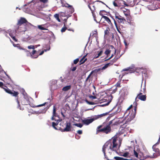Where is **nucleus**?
I'll use <instances>...</instances> for the list:
<instances>
[{
    "label": "nucleus",
    "mask_w": 160,
    "mask_h": 160,
    "mask_svg": "<svg viewBox=\"0 0 160 160\" xmlns=\"http://www.w3.org/2000/svg\"><path fill=\"white\" fill-rule=\"evenodd\" d=\"M112 65V63H110V62L106 64L104 66L102 67L101 68V70H104L107 68L108 66H110Z\"/></svg>",
    "instance_id": "29"
},
{
    "label": "nucleus",
    "mask_w": 160,
    "mask_h": 160,
    "mask_svg": "<svg viewBox=\"0 0 160 160\" xmlns=\"http://www.w3.org/2000/svg\"><path fill=\"white\" fill-rule=\"evenodd\" d=\"M75 126H76L78 127H79V128H82V125L80 123H75Z\"/></svg>",
    "instance_id": "43"
},
{
    "label": "nucleus",
    "mask_w": 160,
    "mask_h": 160,
    "mask_svg": "<svg viewBox=\"0 0 160 160\" xmlns=\"http://www.w3.org/2000/svg\"><path fill=\"white\" fill-rule=\"evenodd\" d=\"M90 9L92 13L93 17L94 18V21H95L97 23L99 22L100 21L98 22L96 19V17L94 12L96 10V7L94 5H92L91 7V8H90Z\"/></svg>",
    "instance_id": "14"
},
{
    "label": "nucleus",
    "mask_w": 160,
    "mask_h": 160,
    "mask_svg": "<svg viewBox=\"0 0 160 160\" xmlns=\"http://www.w3.org/2000/svg\"><path fill=\"white\" fill-rule=\"evenodd\" d=\"M108 112H106L105 113H104L102 114H101L100 115L95 116L94 117V118H93L94 120L97 119L99 118H101L103 116H105L107 115L108 114Z\"/></svg>",
    "instance_id": "17"
},
{
    "label": "nucleus",
    "mask_w": 160,
    "mask_h": 160,
    "mask_svg": "<svg viewBox=\"0 0 160 160\" xmlns=\"http://www.w3.org/2000/svg\"><path fill=\"white\" fill-rule=\"evenodd\" d=\"M77 67H73L71 69L72 71H74L76 70Z\"/></svg>",
    "instance_id": "57"
},
{
    "label": "nucleus",
    "mask_w": 160,
    "mask_h": 160,
    "mask_svg": "<svg viewBox=\"0 0 160 160\" xmlns=\"http://www.w3.org/2000/svg\"><path fill=\"white\" fill-rule=\"evenodd\" d=\"M71 123L70 122L67 121L65 123V127L64 129H63V132H68L70 131L71 128Z\"/></svg>",
    "instance_id": "10"
},
{
    "label": "nucleus",
    "mask_w": 160,
    "mask_h": 160,
    "mask_svg": "<svg viewBox=\"0 0 160 160\" xmlns=\"http://www.w3.org/2000/svg\"><path fill=\"white\" fill-rule=\"evenodd\" d=\"M94 119L93 118H90L89 119H86L82 120V122L84 124L86 125H88L89 124L92 123Z\"/></svg>",
    "instance_id": "16"
},
{
    "label": "nucleus",
    "mask_w": 160,
    "mask_h": 160,
    "mask_svg": "<svg viewBox=\"0 0 160 160\" xmlns=\"http://www.w3.org/2000/svg\"><path fill=\"white\" fill-rule=\"evenodd\" d=\"M102 52L103 51L102 50L100 51H98L97 53L98 54L95 55L94 58H98L99 56H101L102 55Z\"/></svg>",
    "instance_id": "27"
},
{
    "label": "nucleus",
    "mask_w": 160,
    "mask_h": 160,
    "mask_svg": "<svg viewBox=\"0 0 160 160\" xmlns=\"http://www.w3.org/2000/svg\"><path fill=\"white\" fill-rule=\"evenodd\" d=\"M152 1L153 2L152 5H155L156 3V0H153V1Z\"/></svg>",
    "instance_id": "58"
},
{
    "label": "nucleus",
    "mask_w": 160,
    "mask_h": 160,
    "mask_svg": "<svg viewBox=\"0 0 160 160\" xmlns=\"http://www.w3.org/2000/svg\"><path fill=\"white\" fill-rule=\"evenodd\" d=\"M121 80H120L117 82L116 84L115 85V86L116 88H118V87L119 88V87H121V86L120 85L121 84Z\"/></svg>",
    "instance_id": "36"
},
{
    "label": "nucleus",
    "mask_w": 160,
    "mask_h": 160,
    "mask_svg": "<svg viewBox=\"0 0 160 160\" xmlns=\"http://www.w3.org/2000/svg\"><path fill=\"white\" fill-rule=\"evenodd\" d=\"M79 61V58H78L74 60L73 61V63L75 64H77Z\"/></svg>",
    "instance_id": "48"
},
{
    "label": "nucleus",
    "mask_w": 160,
    "mask_h": 160,
    "mask_svg": "<svg viewBox=\"0 0 160 160\" xmlns=\"http://www.w3.org/2000/svg\"><path fill=\"white\" fill-rule=\"evenodd\" d=\"M5 85H3V83L2 82H0V87L1 88H2L4 89V88H6L5 87H4Z\"/></svg>",
    "instance_id": "47"
},
{
    "label": "nucleus",
    "mask_w": 160,
    "mask_h": 160,
    "mask_svg": "<svg viewBox=\"0 0 160 160\" xmlns=\"http://www.w3.org/2000/svg\"><path fill=\"white\" fill-rule=\"evenodd\" d=\"M102 18H103L110 25H112V23L110 19L107 17L106 16H102Z\"/></svg>",
    "instance_id": "19"
},
{
    "label": "nucleus",
    "mask_w": 160,
    "mask_h": 160,
    "mask_svg": "<svg viewBox=\"0 0 160 160\" xmlns=\"http://www.w3.org/2000/svg\"><path fill=\"white\" fill-rule=\"evenodd\" d=\"M114 15L116 22H117L119 23L124 24L126 22L125 18L120 16L118 13L115 12Z\"/></svg>",
    "instance_id": "6"
},
{
    "label": "nucleus",
    "mask_w": 160,
    "mask_h": 160,
    "mask_svg": "<svg viewBox=\"0 0 160 160\" xmlns=\"http://www.w3.org/2000/svg\"><path fill=\"white\" fill-rule=\"evenodd\" d=\"M56 116H54L53 115H52V117L51 120H54L55 121H56L57 120H56L55 118H54V117Z\"/></svg>",
    "instance_id": "56"
},
{
    "label": "nucleus",
    "mask_w": 160,
    "mask_h": 160,
    "mask_svg": "<svg viewBox=\"0 0 160 160\" xmlns=\"http://www.w3.org/2000/svg\"><path fill=\"white\" fill-rule=\"evenodd\" d=\"M137 98H138L141 100L145 101L146 99V95L142 94V93L140 92L137 96L136 98V100Z\"/></svg>",
    "instance_id": "13"
},
{
    "label": "nucleus",
    "mask_w": 160,
    "mask_h": 160,
    "mask_svg": "<svg viewBox=\"0 0 160 160\" xmlns=\"http://www.w3.org/2000/svg\"><path fill=\"white\" fill-rule=\"evenodd\" d=\"M111 121H112V124L111 125V126H115V125H119L120 123H121V122H120V120H118L117 121H115V120L114 119Z\"/></svg>",
    "instance_id": "20"
},
{
    "label": "nucleus",
    "mask_w": 160,
    "mask_h": 160,
    "mask_svg": "<svg viewBox=\"0 0 160 160\" xmlns=\"http://www.w3.org/2000/svg\"><path fill=\"white\" fill-rule=\"evenodd\" d=\"M62 6L63 7H65L69 8L71 10V12H73L74 11V8L72 7V6L68 4V3H66L64 5L62 4Z\"/></svg>",
    "instance_id": "21"
},
{
    "label": "nucleus",
    "mask_w": 160,
    "mask_h": 160,
    "mask_svg": "<svg viewBox=\"0 0 160 160\" xmlns=\"http://www.w3.org/2000/svg\"><path fill=\"white\" fill-rule=\"evenodd\" d=\"M51 105L50 104L47 105V107L45 108L43 110L40 112L41 113H45L47 111Z\"/></svg>",
    "instance_id": "28"
},
{
    "label": "nucleus",
    "mask_w": 160,
    "mask_h": 160,
    "mask_svg": "<svg viewBox=\"0 0 160 160\" xmlns=\"http://www.w3.org/2000/svg\"><path fill=\"white\" fill-rule=\"evenodd\" d=\"M124 42L125 46L127 47L128 46V44L126 41H124Z\"/></svg>",
    "instance_id": "62"
},
{
    "label": "nucleus",
    "mask_w": 160,
    "mask_h": 160,
    "mask_svg": "<svg viewBox=\"0 0 160 160\" xmlns=\"http://www.w3.org/2000/svg\"><path fill=\"white\" fill-rule=\"evenodd\" d=\"M18 31L19 32H24L27 30L26 25L18 26Z\"/></svg>",
    "instance_id": "11"
},
{
    "label": "nucleus",
    "mask_w": 160,
    "mask_h": 160,
    "mask_svg": "<svg viewBox=\"0 0 160 160\" xmlns=\"http://www.w3.org/2000/svg\"><path fill=\"white\" fill-rule=\"evenodd\" d=\"M12 38L13 39V40H14L15 42H17L18 41V39L16 38L14 36H13Z\"/></svg>",
    "instance_id": "54"
},
{
    "label": "nucleus",
    "mask_w": 160,
    "mask_h": 160,
    "mask_svg": "<svg viewBox=\"0 0 160 160\" xmlns=\"http://www.w3.org/2000/svg\"><path fill=\"white\" fill-rule=\"evenodd\" d=\"M4 87H5L6 88H4V90L6 92L11 94L12 96L17 98L16 100L18 104V108H19V109L20 110H22L23 109H21V108H20V104L18 99V95L19 94V92H18L15 91L14 90H11L8 88V87L6 86H5Z\"/></svg>",
    "instance_id": "4"
},
{
    "label": "nucleus",
    "mask_w": 160,
    "mask_h": 160,
    "mask_svg": "<svg viewBox=\"0 0 160 160\" xmlns=\"http://www.w3.org/2000/svg\"><path fill=\"white\" fill-rule=\"evenodd\" d=\"M123 160H132V159H127V158H123Z\"/></svg>",
    "instance_id": "64"
},
{
    "label": "nucleus",
    "mask_w": 160,
    "mask_h": 160,
    "mask_svg": "<svg viewBox=\"0 0 160 160\" xmlns=\"http://www.w3.org/2000/svg\"><path fill=\"white\" fill-rule=\"evenodd\" d=\"M120 2H123L122 0H115L113 2V5L115 7H119L120 5L119 3Z\"/></svg>",
    "instance_id": "24"
},
{
    "label": "nucleus",
    "mask_w": 160,
    "mask_h": 160,
    "mask_svg": "<svg viewBox=\"0 0 160 160\" xmlns=\"http://www.w3.org/2000/svg\"><path fill=\"white\" fill-rule=\"evenodd\" d=\"M28 49H32L33 50L35 48V46H34V45H31L30 46H28Z\"/></svg>",
    "instance_id": "45"
},
{
    "label": "nucleus",
    "mask_w": 160,
    "mask_h": 160,
    "mask_svg": "<svg viewBox=\"0 0 160 160\" xmlns=\"http://www.w3.org/2000/svg\"><path fill=\"white\" fill-rule=\"evenodd\" d=\"M109 48L106 49L104 52V53L107 55V57L108 56V55L110 53L112 50L114 51V54H116V50L112 45H109Z\"/></svg>",
    "instance_id": "7"
},
{
    "label": "nucleus",
    "mask_w": 160,
    "mask_h": 160,
    "mask_svg": "<svg viewBox=\"0 0 160 160\" xmlns=\"http://www.w3.org/2000/svg\"><path fill=\"white\" fill-rule=\"evenodd\" d=\"M143 90L144 93H146V88H143Z\"/></svg>",
    "instance_id": "63"
},
{
    "label": "nucleus",
    "mask_w": 160,
    "mask_h": 160,
    "mask_svg": "<svg viewBox=\"0 0 160 160\" xmlns=\"http://www.w3.org/2000/svg\"><path fill=\"white\" fill-rule=\"evenodd\" d=\"M134 156H135L137 158H138L139 159V153H138L135 150H134Z\"/></svg>",
    "instance_id": "35"
},
{
    "label": "nucleus",
    "mask_w": 160,
    "mask_h": 160,
    "mask_svg": "<svg viewBox=\"0 0 160 160\" xmlns=\"http://www.w3.org/2000/svg\"><path fill=\"white\" fill-rule=\"evenodd\" d=\"M156 145L154 144L152 147L153 151L155 152V153H152L154 158L160 155L159 150L158 148L156 147Z\"/></svg>",
    "instance_id": "9"
},
{
    "label": "nucleus",
    "mask_w": 160,
    "mask_h": 160,
    "mask_svg": "<svg viewBox=\"0 0 160 160\" xmlns=\"http://www.w3.org/2000/svg\"><path fill=\"white\" fill-rule=\"evenodd\" d=\"M67 29V28L66 27H65V26L64 27L62 28V29L61 30V32H65L66 30Z\"/></svg>",
    "instance_id": "46"
},
{
    "label": "nucleus",
    "mask_w": 160,
    "mask_h": 160,
    "mask_svg": "<svg viewBox=\"0 0 160 160\" xmlns=\"http://www.w3.org/2000/svg\"><path fill=\"white\" fill-rule=\"evenodd\" d=\"M86 102L87 103H88V104H89V105H94L95 104V103L94 102H89L87 100H86Z\"/></svg>",
    "instance_id": "44"
},
{
    "label": "nucleus",
    "mask_w": 160,
    "mask_h": 160,
    "mask_svg": "<svg viewBox=\"0 0 160 160\" xmlns=\"http://www.w3.org/2000/svg\"><path fill=\"white\" fill-rule=\"evenodd\" d=\"M61 121L59 119L57 120L56 121V122H52V127L56 130H58V129L55 127L56 126H57L59 123V122Z\"/></svg>",
    "instance_id": "18"
},
{
    "label": "nucleus",
    "mask_w": 160,
    "mask_h": 160,
    "mask_svg": "<svg viewBox=\"0 0 160 160\" xmlns=\"http://www.w3.org/2000/svg\"><path fill=\"white\" fill-rule=\"evenodd\" d=\"M30 102L29 100V98L27 97H24L21 100V104L22 105H30Z\"/></svg>",
    "instance_id": "12"
},
{
    "label": "nucleus",
    "mask_w": 160,
    "mask_h": 160,
    "mask_svg": "<svg viewBox=\"0 0 160 160\" xmlns=\"http://www.w3.org/2000/svg\"><path fill=\"white\" fill-rule=\"evenodd\" d=\"M65 127V123H64V122H61L60 124V129L61 131L63 132V129H64Z\"/></svg>",
    "instance_id": "25"
},
{
    "label": "nucleus",
    "mask_w": 160,
    "mask_h": 160,
    "mask_svg": "<svg viewBox=\"0 0 160 160\" xmlns=\"http://www.w3.org/2000/svg\"><path fill=\"white\" fill-rule=\"evenodd\" d=\"M114 56V54H112L111 56L109 58H108V59H107L106 60H105V61H107V60H109L111 58H112Z\"/></svg>",
    "instance_id": "53"
},
{
    "label": "nucleus",
    "mask_w": 160,
    "mask_h": 160,
    "mask_svg": "<svg viewBox=\"0 0 160 160\" xmlns=\"http://www.w3.org/2000/svg\"><path fill=\"white\" fill-rule=\"evenodd\" d=\"M117 60V58L114 57V58L110 62V63H112V65L114 62H116Z\"/></svg>",
    "instance_id": "38"
},
{
    "label": "nucleus",
    "mask_w": 160,
    "mask_h": 160,
    "mask_svg": "<svg viewBox=\"0 0 160 160\" xmlns=\"http://www.w3.org/2000/svg\"><path fill=\"white\" fill-rule=\"evenodd\" d=\"M77 132L79 134H82V130H78L77 131Z\"/></svg>",
    "instance_id": "52"
},
{
    "label": "nucleus",
    "mask_w": 160,
    "mask_h": 160,
    "mask_svg": "<svg viewBox=\"0 0 160 160\" xmlns=\"http://www.w3.org/2000/svg\"><path fill=\"white\" fill-rule=\"evenodd\" d=\"M42 25H38V28H39L40 30H48V29H46V28L42 27Z\"/></svg>",
    "instance_id": "37"
},
{
    "label": "nucleus",
    "mask_w": 160,
    "mask_h": 160,
    "mask_svg": "<svg viewBox=\"0 0 160 160\" xmlns=\"http://www.w3.org/2000/svg\"><path fill=\"white\" fill-rule=\"evenodd\" d=\"M56 108L55 106H53V115L54 116H56Z\"/></svg>",
    "instance_id": "41"
},
{
    "label": "nucleus",
    "mask_w": 160,
    "mask_h": 160,
    "mask_svg": "<svg viewBox=\"0 0 160 160\" xmlns=\"http://www.w3.org/2000/svg\"><path fill=\"white\" fill-rule=\"evenodd\" d=\"M75 137L77 139H79L80 138V137L77 134H76L75 135Z\"/></svg>",
    "instance_id": "55"
},
{
    "label": "nucleus",
    "mask_w": 160,
    "mask_h": 160,
    "mask_svg": "<svg viewBox=\"0 0 160 160\" xmlns=\"http://www.w3.org/2000/svg\"><path fill=\"white\" fill-rule=\"evenodd\" d=\"M100 69L99 68L98 69H95L94 70L92 71V72L90 73V74L88 75V77L86 79H87V80H88L89 78H90V77L91 76L93 72H97L98 71H100Z\"/></svg>",
    "instance_id": "23"
},
{
    "label": "nucleus",
    "mask_w": 160,
    "mask_h": 160,
    "mask_svg": "<svg viewBox=\"0 0 160 160\" xmlns=\"http://www.w3.org/2000/svg\"><path fill=\"white\" fill-rule=\"evenodd\" d=\"M113 158L116 160H123V158L119 157H114Z\"/></svg>",
    "instance_id": "40"
},
{
    "label": "nucleus",
    "mask_w": 160,
    "mask_h": 160,
    "mask_svg": "<svg viewBox=\"0 0 160 160\" xmlns=\"http://www.w3.org/2000/svg\"><path fill=\"white\" fill-rule=\"evenodd\" d=\"M48 103V102H45L42 104H40V105H38L37 106H32V107L33 108H35V107H42V106H44L45 105L47 104Z\"/></svg>",
    "instance_id": "31"
},
{
    "label": "nucleus",
    "mask_w": 160,
    "mask_h": 160,
    "mask_svg": "<svg viewBox=\"0 0 160 160\" xmlns=\"http://www.w3.org/2000/svg\"><path fill=\"white\" fill-rule=\"evenodd\" d=\"M110 29L109 28H107L104 31V34L106 35H108L109 33Z\"/></svg>",
    "instance_id": "33"
},
{
    "label": "nucleus",
    "mask_w": 160,
    "mask_h": 160,
    "mask_svg": "<svg viewBox=\"0 0 160 160\" xmlns=\"http://www.w3.org/2000/svg\"><path fill=\"white\" fill-rule=\"evenodd\" d=\"M154 158L153 155H151L147 150H144L143 152L139 153V159L141 160H143L148 158Z\"/></svg>",
    "instance_id": "5"
},
{
    "label": "nucleus",
    "mask_w": 160,
    "mask_h": 160,
    "mask_svg": "<svg viewBox=\"0 0 160 160\" xmlns=\"http://www.w3.org/2000/svg\"><path fill=\"white\" fill-rule=\"evenodd\" d=\"M89 98L92 99H95L96 98V97L95 96H93L92 95H90L89 96Z\"/></svg>",
    "instance_id": "51"
},
{
    "label": "nucleus",
    "mask_w": 160,
    "mask_h": 160,
    "mask_svg": "<svg viewBox=\"0 0 160 160\" xmlns=\"http://www.w3.org/2000/svg\"><path fill=\"white\" fill-rule=\"evenodd\" d=\"M129 154V153L128 152H126L124 153L123 154H120L121 156H122L125 157H128Z\"/></svg>",
    "instance_id": "34"
},
{
    "label": "nucleus",
    "mask_w": 160,
    "mask_h": 160,
    "mask_svg": "<svg viewBox=\"0 0 160 160\" xmlns=\"http://www.w3.org/2000/svg\"><path fill=\"white\" fill-rule=\"evenodd\" d=\"M121 110V108L118 107L117 109V110L115 112H114L115 114H116L117 113L119 112Z\"/></svg>",
    "instance_id": "49"
},
{
    "label": "nucleus",
    "mask_w": 160,
    "mask_h": 160,
    "mask_svg": "<svg viewBox=\"0 0 160 160\" xmlns=\"http://www.w3.org/2000/svg\"><path fill=\"white\" fill-rule=\"evenodd\" d=\"M110 16L111 17V18H112V19L113 20L114 22V21H116V20H115V19L114 18L113 16H112L111 15H110Z\"/></svg>",
    "instance_id": "61"
},
{
    "label": "nucleus",
    "mask_w": 160,
    "mask_h": 160,
    "mask_svg": "<svg viewBox=\"0 0 160 160\" xmlns=\"http://www.w3.org/2000/svg\"><path fill=\"white\" fill-rule=\"evenodd\" d=\"M54 17L59 22H61L59 18V14H56L54 15Z\"/></svg>",
    "instance_id": "32"
},
{
    "label": "nucleus",
    "mask_w": 160,
    "mask_h": 160,
    "mask_svg": "<svg viewBox=\"0 0 160 160\" xmlns=\"http://www.w3.org/2000/svg\"><path fill=\"white\" fill-rule=\"evenodd\" d=\"M17 47L19 49H23V50H25V51L26 52H29L27 50H26L25 49H23L21 46H20L19 45V44H18V45H17Z\"/></svg>",
    "instance_id": "42"
},
{
    "label": "nucleus",
    "mask_w": 160,
    "mask_h": 160,
    "mask_svg": "<svg viewBox=\"0 0 160 160\" xmlns=\"http://www.w3.org/2000/svg\"><path fill=\"white\" fill-rule=\"evenodd\" d=\"M160 142V137H159V139L158 141V142L155 144L156 145L158 144Z\"/></svg>",
    "instance_id": "59"
},
{
    "label": "nucleus",
    "mask_w": 160,
    "mask_h": 160,
    "mask_svg": "<svg viewBox=\"0 0 160 160\" xmlns=\"http://www.w3.org/2000/svg\"><path fill=\"white\" fill-rule=\"evenodd\" d=\"M117 137H113L112 139L107 141L103 145L102 148V151L104 153L105 158L108 160H112L109 159L111 158V152H108L109 154V157L107 156L105 153L106 150H109L110 149L112 151L117 152L119 149L121 144L118 145L117 142Z\"/></svg>",
    "instance_id": "1"
},
{
    "label": "nucleus",
    "mask_w": 160,
    "mask_h": 160,
    "mask_svg": "<svg viewBox=\"0 0 160 160\" xmlns=\"http://www.w3.org/2000/svg\"><path fill=\"white\" fill-rule=\"evenodd\" d=\"M31 57L32 58H36L39 56L38 52L36 50H33L31 53L29 52Z\"/></svg>",
    "instance_id": "15"
},
{
    "label": "nucleus",
    "mask_w": 160,
    "mask_h": 160,
    "mask_svg": "<svg viewBox=\"0 0 160 160\" xmlns=\"http://www.w3.org/2000/svg\"><path fill=\"white\" fill-rule=\"evenodd\" d=\"M106 13V12L104 10H101L99 12V15L101 16H102H102H104V15H105V13Z\"/></svg>",
    "instance_id": "30"
},
{
    "label": "nucleus",
    "mask_w": 160,
    "mask_h": 160,
    "mask_svg": "<svg viewBox=\"0 0 160 160\" xmlns=\"http://www.w3.org/2000/svg\"><path fill=\"white\" fill-rule=\"evenodd\" d=\"M87 55L84 56L82 59L80 60L79 61V65H81L84 63L87 60V58H85Z\"/></svg>",
    "instance_id": "22"
},
{
    "label": "nucleus",
    "mask_w": 160,
    "mask_h": 160,
    "mask_svg": "<svg viewBox=\"0 0 160 160\" xmlns=\"http://www.w3.org/2000/svg\"><path fill=\"white\" fill-rule=\"evenodd\" d=\"M112 121H110L108 123L104 122L102 125L98 126L96 129V133L102 132L108 134L111 132V125Z\"/></svg>",
    "instance_id": "3"
},
{
    "label": "nucleus",
    "mask_w": 160,
    "mask_h": 160,
    "mask_svg": "<svg viewBox=\"0 0 160 160\" xmlns=\"http://www.w3.org/2000/svg\"><path fill=\"white\" fill-rule=\"evenodd\" d=\"M27 23H28V22L26 19L22 17L18 20L17 25L20 26L22 25H26Z\"/></svg>",
    "instance_id": "8"
},
{
    "label": "nucleus",
    "mask_w": 160,
    "mask_h": 160,
    "mask_svg": "<svg viewBox=\"0 0 160 160\" xmlns=\"http://www.w3.org/2000/svg\"><path fill=\"white\" fill-rule=\"evenodd\" d=\"M114 24L115 26V27L116 28L117 30L119 32V33H120V31L119 30V28L118 27V25L117 24V22H116V21H114Z\"/></svg>",
    "instance_id": "39"
},
{
    "label": "nucleus",
    "mask_w": 160,
    "mask_h": 160,
    "mask_svg": "<svg viewBox=\"0 0 160 160\" xmlns=\"http://www.w3.org/2000/svg\"><path fill=\"white\" fill-rule=\"evenodd\" d=\"M47 51V50L44 49V50L42 51L39 54H38L39 55H41L43 54L44 52H46Z\"/></svg>",
    "instance_id": "50"
},
{
    "label": "nucleus",
    "mask_w": 160,
    "mask_h": 160,
    "mask_svg": "<svg viewBox=\"0 0 160 160\" xmlns=\"http://www.w3.org/2000/svg\"><path fill=\"white\" fill-rule=\"evenodd\" d=\"M41 2L43 3H46L47 2L48 0H40Z\"/></svg>",
    "instance_id": "60"
},
{
    "label": "nucleus",
    "mask_w": 160,
    "mask_h": 160,
    "mask_svg": "<svg viewBox=\"0 0 160 160\" xmlns=\"http://www.w3.org/2000/svg\"><path fill=\"white\" fill-rule=\"evenodd\" d=\"M137 106V105H136L134 107L133 110L132 111L131 109L133 107L132 105H131L127 109L124 114L126 119V123L130 122L135 118L136 114Z\"/></svg>",
    "instance_id": "2"
},
{
    "label": "nucleus",
    "mask_w": 160,
    "mask_h": 160,
    "mask_svg": "<svg viewBox=\"0 0 160 160\" xmlns=\"http://www.w3.org/2000/svg\"><path fill=\"white\" fill-rule=\"evenodd\" d=\"M71 85H68L66 86L65 87H64L62 88V90L63 91H67L71 89Z\"/></svg>",
    "instance_id": "26"
}]
</instances>
